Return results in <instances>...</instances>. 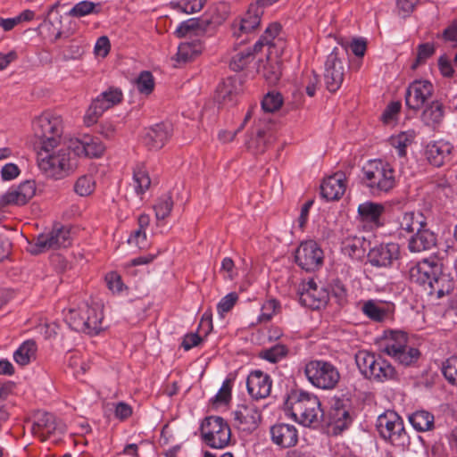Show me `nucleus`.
Listing matches in <instances>:
<instances>
[{
    "label": "nucleus",
    "mask_w": 457,
    "mask_h": 457,
    "mask_svg": "<svg viewBox=\"0 0 457 457\" xmlns=\"http://www.w3.org/2000/svg\"><path fill=\"white\" fill-rule=\"evenodd\" d=\"M280 62L278 60H271L269 57L265 62L262 61L257 67V71L270 84L277 83L281 76Z\"/></svg>",
    "instance_id": "nucleus-33"
},
{
    "label": "nucleus",
    "mask_w": 457,
    "mask_h": 457,
    "mask_svg": "<svg viewBox=\"0 0 457 457\" xmlns=\"http://www.w3.org/2000/svg\"><path fill=\"white\" fill-rule=\"evenodd\" d=\"M319 398L302 389H292L284 401V410L295 421L305 427L320 424L324 411Z\"/></svg>",
    "instance_id": "nucleus-3"
},
{
    "label": "nucleus",
    "mask_w": 457,
    "mask_h": 457,
    "mask_svg": "<svg viewBox=\"0 0 457 457\" xmlns=\"http://www.w3.org/2000/svg\"><path fill=\"white\" fill-rule=\"evenodd\" d=\"M414 137V131H404L396 136H392L389 141L391 145L396 149L397 154L400 157H404L406 155V148L411 145Z\"/></svg>",
    "instance_id": "nucleus-41"
},
{
    "label": "nucleus",
    "mask_w": 457,
    "mask_h": 457,
    "mask_svg": "<svg viewBox=\"0 0 457 457\" xmlns=\"http://www.w3.org/2000/svg\"><path fill=\"white\" fill-rule=\"evenodd\" d=\"M241 91V84L236 79H228L219 85L217 99L223 104L233 106L237 102V96Z\"/></svg>",
    "instance_id": "nucleus-28"
},
{
    "label": "nucleus",
    "mask_w": 457,
    "mask_h": 457,
    "mask_svg": "<svg viewBox=\"0 0 457 457\" xmlns=\"http://www.w3.org/2000/svg\"><path fill=\"white\" fill-rule=\"evenodd\" d=\"M137 90L141 94L149 95L154 88V80L150 71H142L136 80Z\"/></svg>",
    "instance_id": "nucleus-54"
},
{
    "label": "nucleus",
    "mask_w": 457,
    "mask_h": 457,
    "mask_svg": "<svg viewBox=\"0 0 457 457\" xmlns=\"http://www.w3.org/2000/svg\"><path fill=\"white\" fill-rule=\"evenodd\" d=\"M420 355V351L414 347H404L399 353L391 355L399 364L405 367L411 366L417 362Z\"/></svg>",
    "instance_id": "nucleus-45"
},
{
    "label": "nucleus",
    "mask_w": 457,
    "mask_h": 457,
    "mask_svg": "<svg viewBox=\"0 0 457 457\" xmlns=\"http://www.w3.org/2000/svg\"><path fill=\"white\" fill-rule=\"evenodd\" d=\"M37 352V345L33 340H27L23 342L20 347L14 352V361L21 366L29 363L30 360L35 357Z\"/></svg>",
    "instance_id": "nucleus-40"
},
{
    "label": "nucleus",
    "mask_w": 457,
    "mask_h": 457,
    "mask_svg": "<svg viewBox=\"0 0 457 457\" xmlns=\"http://www.w3.org/2000/svg\"><path fill=\"white\" fill-rule=\"evenodd\" d=\"M253 60V54L251 49H246L236 54L230 62L229 68L234 71L244 70Z\"/></svg>",
    "instance_id": "nucleus-47"
},
{
    "label": "nucleus",
    "mask_w": 457,
    "mask_h": 457,
    "mask_svg": "<svg viewBox=\"0 0 457 457\" xmlns=\"http://www.w3.org/2000/svg\"><path fill=\"white\" fill-rule=\"evenodd\" d=\"M362 312L371 320L381 322L387 317V311L377 304L373 300L365 302L361 307Z\"/></svg>",
    "instance_id": "nucleus-44"
},
{
    "label": "nucleus",
    "mask_w": 457,
    "mask_h": 457,
    "mask_svg": "<svg viewBox=\"0 0 457 457\" xmlns=\"http://www.w3.org/2000/svg\"><path fill=\"white\" fill-rule=\"evenodd\" d=\"M330 294L339 305H344L347 302V290L345 285L339 280L332 284Z\"/></svg>",
    "instance_id": "nucleus-58"
},
{
    "label": "nucleus",
    "mask_w": 457,
    "mask_h": 457,
    "mask_svg": "<svg viewBox=\"0 0 457 457\" xmlns=\"http://www.w3.org/2000/svg\"><path fill=\"white\" fill-rule=\"evenodd\" d=\"M281 31L282 30H264L263 35L261 36L259 40L254 44L253 50H251L253 54H254V53L261 51L263 46L283 51L286 43L283 37L280 36Z\"/></svg>",
    "instance_id": "nucleus-32"
},
{
    "label": "nucleus",
    "mask_w": 457,
    "mask_h": 457,
    "mask_svg": "<svg viewBox=\"0 0 457 457\" xmlns=\"http://www.w3.org/2000/svg\"><path fill=\"white\" fill-rule=\"evenodd\" d=\"M435 53L433 44L424 43L418 46V53L415 62L411 64V69L416 70L421 63L425 62L427 59L431 57Z\"/></svg>",
    "instance_id": "nucleus-55"
},
{
    "label": "nucleus",
    "mask_w": 457,
    "mask_h": 457,
    "mask_svg": "<svg viewBox=\"0 0 457 457\" xmlns=\"http://www.w3.org/2000/svg\"><path fill=\"white\" fill-rule=\"evenodd\" d=\"M288 349L285 345L277 344L270 348L264 349L260 353V357L271 362L276 363L287 356Z\"/></svg>",
    "instance_id": "nucleus-46"
},
{
    "label": "nucleus",
    "mask_w": 457,
    "mask_h": 457,
    "mask_svg": "<svg viewBox=\"0 0 457 457\" xmlns=\"http://www.w3.org/2000/svg\"><path fill=\"white\" fill-rule=\"evenodd\" d=\"M344 50L335 47L327 56L324 63L323 79L326 87L330 92L337 91L345 76Z\"/></svg>",
    "instance_id": "nucleus-10"
},
{
    "label": "nucleus",
    "mask_w": 457,
    "mask_h": 457,
    "mask_svg": "<svg viewBox=\"0 0 457 457\" xmlns=\"http://www.w3.org/2000/svg\"><path fill=\"white\" fill-rule=\"evenodd\" d=\"M84 53L82 46L78 41H72L63 51V58L65 60L78 59Z\"/></svg>",
    "instance_id": "nucleus-61"
},
{
    "label": "nucleus",
    "mask_w": 457,
    "mask_h": 457,
    "mask_svg": "<svg viewBox=\"0 0 457 457\" xmlns=\"http://www.w3.org/2000/svg\"><path fill=\"white\" fill-rule=\"evenodd\" d=\"M270 438L273 444L281 448H290L298 442V431L294 425L277 423L270 428Z\"/></svg>",
    "instance_id": "nucleus-23"
},
{
    "label": "nucleus",
    "mask_w": 457,
    "mask_h": 457,
    "mask_svg": "<svg viewBox=\"0 0 457 457\" xmlns=\"http://www.w3.org/2000/svg\"><path fill=\"white\" fill-rule=\"evenodd\" d=\"M238 300V295L235 292L226 295L217 304V312L220 317L223 318L225 313L230 312Z\"/></svg>",
    "instance_id": "nucleus-56"
},
{
    "label": "nucleus",
    "mask_w": 457,
    "mask_h": 457,
    "mask_svg": "<svg viewBox=\"0 0 457 457\" xmlns=\"http://www.w3.org/2000/svg\"><path fill=\"white\" fill-rule=\"evenodd\" d=\"M231 399L230 381L226 379L223 381L221 387L214 397V403H227Z\"/></svg>",
    "instance_id": "nucleus-63"
},
{
    "label": "nucleus",
    "mask_w": 457,
    "mask_h": 457,
    "mask_svg": "<svg viewBox=\"0 0 457 457\" xmlns=\"http://www.w3.org/2000/svg\"><path fill=\"white\" fill-rule=\"evenodd\" d=\"M71 245L70 230L65 227L54 228L47 234L37 236L35 246L37 250L34 253H41L50 249L67 247Z\"/></svg>",
    "instance_id": "nucleus-13"
},
{
    "label": "nucleus",
    "mask_w": 457,
    "mask_h": 457,
    "mask_svg": "<svg viewBox=\"0 0 457 457\" xmlns=\"http://www.w3.org/2000/svg\"><path fill=\"white\" fill-rule=\"evenodd\" d=\"M203 441L211 448L226 447L231 436L230 428L225 420L219 416L205 418L200 427Z\"/></svg>",
    "instance_id": "nucleus-8"
},
{
    "label": "nucleus",
    "mask_w": 457,
    "mask_h": 457,
    "mask_svg": "<svg viewBox=\"0 0 457 457\" xmlns=\"http://www.w3.org/2000/svg\"><path fill=\"white\" fill-rule=\"evenodd\" d=\"M103 319L100 310L85 303L78 308L70 309L65 315V321L72 330L90 336L97 335L103 329Z\"/></svg>",
    "instance_id": "nucleus-5"
},
{
    "label": "nucleus",
    "mask_w": 457,
    "mask_h": 457,
    "mask_svg": "<svg viewBox=\"0 0 457 457\" xmlns=\"http://www.w3.org/2000/svg\"><path fill=\"white\" fill-rule=\"evenodd\" d=\"M408 336L400 330H391L383 347V352L391 356L407 346Z\"/></svg>",
    "instance_id": "nucleus-34"
},
{
    "label": "nucleus",
    "mask_w": 457,
    "mask_h": 457,
    "mask_svg": "<svg viewBox=\"0 0 457 457\" xmlns=\"http://www.w3.org/2000/svg\"><path fill=\"white\" fill-rule=\"evenodd\" d=\"M195 35V37H189L188 40L181 42L178 46V52L174 60L179 65L190 62L195 55L203 50L202 41Z\"/></svg>",
    "instance_id": "nucleus-27"
},
{
    "label": "nucleus",
    "mask_w": 457,
    "mask_h": 457,
    "mask_svg": "<svg viewBox=\"0 0 457 457\" xmlns=\"http://www.w3.org/2000/svg\"><path fill=\"white\" fill-rule=\"evenodd\" d=\"M331 411L355 412L353 401L346 395L335 398Z\"/></svg>",
    "instance_id": "nucleus-59"
},
{
    "label": "nucleus",
    "mask_w": 457,
    "mask_h": 457,
    "mask_svg": "<svg viewBox=\"0 0 457 457\" xmlns=\"http://www.w3.org/2000/svg\"><path fill=\"white\" fill-rule=\"evenodd\" d=\"M0 262L6 259L11 253L12 243L5 235V228L0 227Z\"/></svg>",
    "instance_id": "nucleus-62"
},
{
    "label": "nucleus",
    "mask_w": 457,
    "mask_h": 457,
    "mask_svg": "<svg viewBox=\"0 0 457 457\" xmlns=\"http://www.w3.org/2000/svg\"><path fill=\"white\" fill-rule=\"evenodd\" d=\"M376 427L384 440L402 449L409 447L410 437L405 431L402 418L395 411H388L379 415Z\"/></svg>",
    "instance_id": "nucleus-6"
},
{
    "label": "nucleus",
    "mask_w": 457,
    "mask_h": 457,
    "mask_svg": "<svg viewBox=\"0 0 457 457\" xmlns=\"http://www.w3.org/2000/svg\"><path fill=\"white\" fill-rule=\"evenodd\" d=\"M36 194V184L33 180H26L17 187L10 188L3 196V205L15 204L23 205L27 204Z\"/></svg>",
    "instance_id": "nucleus-20"
},
{
    "label": "nucleus",
    "mask_w": 457,
    "mask_h": 457,
    "mask_svg": "<svg viewBox=\"0 0 457 457\" xmlns=\"http://www.w3.org/2000/svg\"><path fill=\"white\" fill-rule=\"evenodd\" d=\"M399 226L401 229L413 234L428 226L427 217L420 211L405 212L399 219Z\"/></svg>",
    "instance_id": "nucleus-29"
},
{
    "label": "nucleus",
    "mask_w": 457,
    "mask_h": 457,
    "mask_svg": "<svg viewBox=\"0 0 457 457\" xmlns=\"http://www.w3.org/2000/svg\"><path fill=\"white\" fill-rule=\"evenodd\" d=\"M304 374L313 386L323 390L336 388L340 380L338 369L330 361L323 360L308 361L304 367Z\"/></svg>",
    "instance_id": "nucleus-7"
},
{
    "label": "nucleus",
    "mask_w": 457,
    "mask_h": 457,
    "mask_svg": "<svg viewBox=\"0 0 457 457\" xmlns=\"http://www.w3.org/2000/svg\"><path fill=\"white\" fill-rule=\"evenodd\" d=\"M105 281L108 288L112 293H120L122 291L124 284L120 276L117 272H110L105 276Z\"/></svg>",
    "instance_id": "nucleus-60"
},
{
    "label": "nucleus",
    "mask_w": 457,
    "mask_h": 457,
    "mask_svg": "<svg viewBox=\"0 0 457 457\" xmlns=\"http://www.w3.org/2000/svg\"><path fill=\"white\" fill-rule=\"evenodd\" d=\"M171 131L170 124L164 122L155 124L145 129L142 142L149 150H159L170 139Z\"/></svg>",
    "instance_id": "nucleus-17"
},
{
    "label": "nucleus",
    "mask_w": 457,
    "mask_h": 457,
    "mask_svg": "<svg viewBox=\"0 0 457 457\" xmlns=\"http://www.w3.org/2000/svg\"><path fill=\"white\" fill-rule=\"evenodd\" d=\"M375 356L374 353L367 351H360L355 354L356 365L363 376L367 373V370H370V362Z\"/></svg>",
    "instance_id": "nucleus-57"
},
{
    "label": "nucleus",
    "mask_w": 457,
    "mask_h": 457,
    "mask_svg": "<svg viewBox=\"0 0 457 457\" xmlns=\"http://www.w3.org/2000/svg\"><path fill=\"white\" fill-rule=\"evenodd\" d=\"M408 420L418 432L431 431L435 428L434 415L425 410H419L409 414Z\"/></svg>",
    "instance_id": "nucleus-31"
},
{
    "label": "nucleus",
    "mask_w": 457,
    "mask_h": 457,
    "mask_svg": "<svg viewBox=\"0 0 457 457\" xmlns=\"http://www.w3.org/2000/svg\"><path fill=\"white\" fill-rule=\"evenodd\" d=\"M35 137L39 140L41 149L37 164L48 178L61 179L71 173L78 166V160L69 148V144L56 153L50 154L59 143L62 134V120L60 115L46 112L36 118L32 123Z\"/></svg>",
    "instance_id": "nucleus-1"
},
{
    "label": "nucleus",
    "mask_w": 457,
    "mask_h": 457,
    "mask_svg": "<svg viewBox=\"0 0 457 457\" xmlns=\"http://www.w3.org/2000/svg\"><path fill=\"white\" fill-rule=\"evenodd\" d=\"M361 184L374 195L388 193L396 185L395 170L381 160H370L361 169Z\"/></svg>",
    "instance_id": "nucleus-4"
},
{
    "label": "nucleus",
    "mask_w": 457,
    "mask_h": 457,
    "mask_svg": "<svg viewBox=\"0 0 457 457\" xmlns=\"http://www.w3.org/2000/svg\"><path fill=\"white\" fill-rule=\"evenodd\" d=\"M328 298V293L323 288L311 291H299V303L312 310L325 306Z\"/></svg>",
    "instance_id": "nucleus-30"
},
{
    "label": "nucleus",
    "mask_w": 457,
    "mask_h": 457,
    "mask_svg": "<svg viewBox=\"0 0 457 457\" xmlns=\"http://www.w3.org/2000/svg\"><path fill=\"white\" fill-rule=\"evenodd\" d=\"M283 104L281 94L269 92L262 101V109L265 112H274L278 111Z\"/></svg>",
    "instance_id": "nucleus-52"
},
{
    "label": "nucleus",
    "mask_w": 457,
    "mask_h": 457,
    "mask_svg": "<svg viewBox=\"0 0 457 457\" xmlns=\"http://www.w3.org/2000/svg\"><path fill=\"white\" fill-rule=\"evenodd\" d=\"M367 257L368 262L373 267H391L393 262L400 257V245L398 243L391 242L370 247Z\"/></svg>",
    "instance_id": "nucleus-12"
},
{
    "label": "nucleus",
    "mask_w": 457,
    "mask_h": 457,
    "mask_svg": "<svg viewBox=\"0 0 457 457\" xmlns=\"http://www.w3.org/2000/svg\"><path fill=\"white\" fill-rule=\"evenodd\" d=\"M372 379L378 382L396 380L398 379V372L387 360L381 358Z\"/></svg>",
    "instance_id": "nucleus-42"
},
{
    "label": "nucleus",
    "mask_w": 457,
    "mask_h": 457,
    "mask_svg": "<svg viewBox=\"0 0 457 457\" xmlns=\"http://www.w3.org/2000/svg\"><path fill=\"white\" fill-rule=\"evenodd\" d=\"M355 416H356L355 412H350L347 411H331L330 418H331L333 433L335 435H339L342 432L350 428V426L352 425V423L353 422Z\"/></svg>",
    "instance_id": "nucleus-35"
},
{
    "label": "nucleus",
    "mask_w": 457,
    "mask_h": 457,
    "mask_svg": "<svg viewBox=\"0 0 457 457\" xmlns=\"http://www.w3.org/2000/svg\"><path fill=\"white\" fill-rule=\"evenodd\" d=\"M263 7L258 4L257 1L254 4H251L246 13L241 19L239 29H257L261 26Z\"/></svg>",
    "instance_id": "nucleus-36"
},
{
    "label": "nucleus",
    "mask_w": 457,
    "mask_h": 457,
    "mask_svg": "<svg viewBox=\"0 0 457 457\" xmlns=\"http://www.w3.org/2000/svg\"><path fill=\"white\" fill-rule=\"evenodd\" d=\"M173 207V201L169 194L162 195L154 205V212L157 220L166 219Z\"/></svg>",
    "instance_id": "nucleus-48"
},
{
    "label": "nucleus",
    "mask_w": 457,
    "mask_h": 457,
    "mask_svg": "<svg viewBox=\"0 0 457 457\" xmlns=\"http://www.w3.org/2000/svg\"><path fill=\"white\" fill-rule=\"evenodd\" d=\"M444 117L443 104L438 101H433L428 105L421 114L422 121L429 127H434L441 122Z\"/></svg>",
    "instance_id": "nucleus-39"
},
{
    "label": "nucleus",
    "mask_w": 457,
    "mask_h": 457,
    "mask_svg": "<svg viewBox=\"0 0 457 457\" xmlns=\"http://www.w3.org/2000/svg\"><path fill=\"white\" fill-rule=\"evenodd\" d=\"M433 94V85L428 80H415L410 84L405 93L408 108L419 110Z\"/></svg>",
    "instance_id": "nucleus-15"
},
{
    "label": "nucleus",
    "mask_w": 457,
    "mask_h": 457,
    "mask_svg": "<svg viewBox=\"0 0 457 457\" xmlns=\"http://www.w3.org/2000/svg\"><path fill=\"white\" fill-rule=\"evenodd\" d=\"M234 420L244 431L254 430L262 420V414L253 403L241 404L234 411Z\"/></svg>",
    "instance_id": "nucleus-22"
},
{
    "label": "nucleus",
    "mask_w": 457,
    "mask_h": 457,
    "mask_svg": "<svg viewBox=\"0 0 457 457\" xmlns=\"http://www.w3.org/2000/svg\"><path fill=\"white\" fill-rule=\"evenodd\" d=\"M442 372L445 379L453 386H457V356L446 359L442 365Z\"/></svg>",
    "instance_id": "nucleus-49"
},
{
    "label": "nucleus",
    "mask_w": 457,
    "mask_h": 457,
    "mask_svg": "<svg viewBox=\"0 0 457 457\" xmlns=\"http://www.w3.org/2000/svg\"><path fill=\"white\" fill-rule=\"evenodd\" d=\"M95 180L90 175L79 177L74 184V191L80 196H87L93 193Z\"/></svg>",
    "instance_id": "nucleus-50"
},
{
    "label": "nucleus",
    "mask_w": 457,
    "mask_h": 457,
    "mask_svg": "<svg viewBox=\"0 0 457 457\" xmlns=\"http://www.w3.org/2000/svg\"><path fill=\"white\" fill-rule=\"evenodd\" d=\"M357 212L361 221L368 224L371 228H378L385 224L383 220L385 206L382 204L364 202L359 204Z\"/></svg>",
    "instance_id": "nucleus-21"
},
{
    "label": "nucleus",
    "mask_w": 457,
    "mask_h": 457,
    "mask_svg": "<svg viewBox=\"0 0 457 457\" xmlns=\"http://www.w3.org/2000/svg\"><path fill=\"white\" fill-rule=\"evenodd\" d=\"M409 279L424 287L428 294L440 299L454 289L453 278L443 271V264L437 261H423L412 264L408 271Z\"/></svg>",
    "instance_id": "nucleus-2"
},
{
    "label": "nucleus",
    "mask_w": 457,
    "mask_h": 457,
    "mask_svg": "<svg viewBox=\"0 0 457 457\" xmlns=\"http://www.w3.org/2000/svg\"><path fill=\"white\" fill-rule=\"evenodd\" d=\"M271 386L270 377L259 370L252 371L246 379L247 392L255 400L268 397L270 394Z\"/></svg>",
    "instance_id": "nucleus-18"
},
{
    "label": "nucleus",
    "mask_w": 457,
    "mask_h": 457,
    "mask_svg": "<svg viewBox=\"0 0 457 457\" xmlns=\"http://www.w3.org/2000/svg\"><path fill=\"white\" fill-rule=\"evenodd\" d=\"M345 189V173L337 172L324 179L320 186V194L327 201H334L341 198Z\"/></svg>",
    "instance_id": "nucleus-25"
},
{
    "label": "nucleus",
    "mask_w": 457,
    "mask_h": 457,
    "mask_svg": "<svg viewBox=\"0 0 457 457\" xmlns=\"http://www.w3.org/2000/svg\"><path fill=\"white\" fill-rule=\"evenodd\" d=\"M35 12L30 10H24L20 14L12 17L4 19L0 17V27L2 29H13L16 26H24L26 22L34 19Z\"/></svg>",
    "instance_id": "nucleus-43"
},
{
    "label": "nucleus",
    "mask_w": 457,
    "mask_h": 457,
    "mask_svg": "<svg viewBox=\"0 0 457 457\" xmlns=\"http://www.w3.org/2000/svg\"><path fill=\"white\" fill-rule=\"evenodd\" d=\"M437 234L428 226L411 234L408 239V250L412 253L431 251L436 247Z\"/></svg>",
    "instance_id": "nucleus-19"
},
{
    "label": "nucleus",
    "mask_w": 457,
    "mask_h": 457,
    "mask_svg": "<svg viewBox=\"0 0 457 457\" xmlns=\"http://www.w3.org/2000/svg\"><path fill=\"white\" fill-rule=\"evenodd\" d=\"M122 99L120 88L108 87L92 101L84 117L85 123L87 126L95 124L105 111L121 103Z\"/></svg>",
    "instance_id": "nucleus-9"
},
{
    "label": "nucleus",
    "mask_w": 457,
    "mask_h": 457,
    "mask_svg": "<svg viewBox=\"0 0 457 457\" xmlns=\"http://www.w3.org/2000/svg\"><path fill=\"white\" fill-rule=\"evenodd\" d=\"M151 185V179L143 164L133 169V187L137 196H142Z\"/></svg>",
    "instance_id": "nucleus-37"
},
{
    "label": "nucleus",
    "mask_w": 457,
    "mask_h": 457,
    "mask_svg": "<svg viewBox=\"0 0 457 457\" xmlns=\"http://www.w3.org/2000/svg\"><path fill=\"white\" fill-rule=\"evenodd\" d=\"M453 145L448 141L439 140L430 142L426 147V157L430 164L441 167L451 161Z\"/></svg>",
    "instance_id": "nucleus-24"
},
{
    "label": "nucleus",
    "mask_w": 457,
    "mask_h": 457,
    "mask_svg": "<svg viewBox=\"0 0 457 457\" xmlns=\"http://www.w3.org/2000/svg\"><path fill=\"white\" fill-rule=\"evenodd\" d=\"M206 0H179L176 3H171L174 8L185 12L194 13L201 11L204 6Z\"/></svg>",
    "instance_id": "nucleus-53"
},
{
    "label": "nucleus",
    "mask_w": 457,
    "mask_h": 457,
    "mask_svg": "<svg viewBox=\"0 0 457 457\" xmlns=\"http://www.w3.org/2000/svg\"><path fill=\"white\" fill-rule=\"evenodd\" d=\"M100 4L90 1H81L76 4L69 12V14L75 17H82L92 12H98Z\"/></svg>",
    "instance_id": "nucleus-51"
},
{
    "label": "nucleus",
    "mask_w": 457,
    "mask_h": 457,
    "mask_svg": "<svg viewBox=\"0 0 457 457\" xmlns=\"http://www.w3.org/2000/svg\"><path fill=\"white\" fill-rule=\"evenodd\" d=\"M32 430L35 435L39 436L43 441L55 431L64 432V428L58 422L55 416L50 412L38 411L34 415Z\"/></svg>",
    "instance_id": "nucleus-16"
},
{
    "label": "nucleus",
    "mask_w": 457,
    "mask_h": 457,
    "mask_svg": "<svg viewBox=\"0 0 457 457\" xmlns=\"http://www.w3.org/2000/svg\"><path fill=\"white\" fill-rule=\"evenodd\" d=\"M220 23V17H213L209 13L204 14L199 18H191L179 23L176 29H206L207 27H218Z\"/></svg>",
    "instance_id": "nucleus-38"
},
{
    "label": "nucleus",
    "mask_w": 457,
    "mask_h": 457,
    "mask_svg": "<svg viewBox=\"0 0 457 457\" xmlns=\"http://www.w3.org/2000/svg\"><path fill=\"white\" fill-rule=\"evenodd\" d=\"M370 242L366 240L362 236L349 235L341 242V251L345 255L349 256L353 260L360 261L370 250Z\"/></svg>",
    "instance_id": "nucleus-26"
},
{
    "label": "nucleus",
    "mask_w": 457,
    "mask_h": 457,
    "mask_svg": "<svg viewBox=\"0 0 457 457\" xmlns=\"http://www.w3.org/2000/svg\"><path fill=\"white\" fill-rule=\"evenodd\" d=\"M69 148L72 151V154L77 160L79 156L98 158L105 150V146L101 139L91 136H85L82 139H71L69 141Z\"/></svg>",
    "instance_id": "nucleus-14"
},
{
    "label": "nucleus",
    "mask_w": 457,
    "mask_h": 457,
    "mask_svg": "<svg viewBox=\"0 0 457 457\" xmlns=\"http://www.w3.org/2000/svg\"><path fill=\"white\" fill-rule=\"evenodd\" d=\"M20 173L21 170L19 167L12 162L4 165L1 170V177L4 181L14 179Z\"/></svg>",
    "instance_id": "nucleus-64"
},
{
    "label": "nucleus",
    "mask_w": 457,
    "mask_h": 457,
    "mask_svg": "<svg viewBox=\"0 0 457 457\" xmlns=\"http://www.w3.org/2000/svg\"><path fill=\"white\" fill-rule=\"evenodd\" d=\"M323 258V251L314 240L302 242L295 254L296 264L308 272L321 267Z\"/></svg>",
    "instance_id": "nucleus-11"
}]
</instances>
